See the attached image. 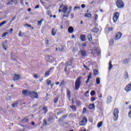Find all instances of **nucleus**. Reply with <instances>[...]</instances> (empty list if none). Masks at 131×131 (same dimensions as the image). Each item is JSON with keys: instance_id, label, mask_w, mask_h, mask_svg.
<instances>
[{"instance_id": "1", "label": "nucleus", "mask_w": 131, "mask_h": 131, "mask_svg": "<svg viewBox=\"0 0 131 131\" xmlns=\"http://www.w3.org/2000/svg\"><path fill=\"white\" fill-rule=\"evenodd\" d=\"M68 11V6L67 5L63 6L62 10L59 9V13H60V12H62V13H63L64 17H68V16H69V14H70V11Z\"/></svg>"}, {"instance_id": "2", "label": "nucleus", "mask_w": 131, "mask_h": 131, "mask_svg": "<svg viewBox=\"0 0 131 131\" xmlns=\"http://www.w3.org/2000/svg\"><path fill=\"white\" fill-rule=\"evenodd\" d=\"M81 77H79L75 81V85L76 90H78L79 89V86H80V83H81V81L80 79Z\"/></svg>"}, {"instance_id": "3", "label": "nucleus", "mask_w": 131, "mask_h": 131, "mask_svg": "<svg viewBox=\"0 0 131 131\" xmlns=\"http://www.w3.org/2000/svg\"><path fill=\"white\" fill-rule=\"evenodd\" d=\"M116 6L119 9H122V8H124V3L122 0H118L116 2Z\"/></svg>"}, {"instance_id": "4", "label": "nucleus", "mask_w": 131, "mask_h": 131, "mask_svg": "<svg viewBox=\"0 0 131 131\" xmlns=\"http://www.w3.org/2000/svg\"><path fill=\"white\" fill-rule=\"evenodd\" d=\"M119 113V111L118 108H115L114 111V121H117L118 119V114Z\"/></svg>"}, {"instance_id": "5", "label": "nucleus", "mask_w": 131, "mask_h": 131, "mask_svg": "<svg viewBox=\"0 0 131 131\" xmlns=\"http://www.w3.org/2000/svg\"><path fill=\"white\" fill-rule=\"evenodd\" d=\"M30 97L31 98L37 99V98H38V94H37V92L35 91H31L30 93Z\"/></svg>"}, {"instance_id": "6", "label": "nucleus", "mask_w": 131, "mask_h": 131, "mask_svg": "<svg viewBox=\"0 0 131 131\" xmlns=\"http://www.w3.org/2000/svg\"><path fill=\"white\" fill-rule=\"evenodd\" d=\"M119 18V13L116 12L114 14V17L113 18V20L114 23H116L117 21H118V19Z\"/></svg>"}, {"instance_id": "7", "label": "nucleus", "mask_w": 131, "mask_h": 131, "mask_svg": "<svg viewBox=\"0 0 131 131\" xmlns=\"http://www.w3.org/2000/svg\"><path fill=\"white\" fill-rule=\"evenodd\" d=\"M122 35V33H121V32H118L117 33L114 37V39L115 40H117L118 39H120V38H121V36Z\"/></svg>"}, {"instance_id": "8", "label": "nucleus", "mask_w": 131, "mask_h": 131, "mask_svg": "<svg viewBox=\"0 0 131 131\" xmlns=\"http://www.w3.org/2000/svg\"><path fill=\"white\" fill-rule=\"evenodd\" d=\"M2 46L3 49L7 51V49L9 48V45H8V40H5L3 43H2Z\"/></svg>"}, {"instance_id": "9", "label": "nucleus", "mask_w": 131, "mask_h": 131, "mask_svg": "<svg viewBox=\"0 0 131 131\" xmlns=\"http://www.w3.org/2000/svg\"><path fill=\"white\" fill-rule=\"evenodd\" d=\"M46 60L50 62V63H53V62L55 61V59L53 58L52 56H50V55H48L46 57Z\"/></svg>"}, {"instance_id": "10", "label": "nucleus", "mask_w": 131, "mask_h": 131, "mask_svg": "<svg viewBox=\"0 0 131 131\" xmlns=\"http://www.w3.org/2000/svg\"><path fill=\"white\" fill-rule=\"evenodd\" d=\"M86 122H88V120L86 119V118L84 117L79 123L80 125H85V124H86Z\"/></svg>"}, {"instance_id": "11", "label": "nucleus", "mask_w": 131, "mask_h": 131, "mask_svg": "<svg viewBox=\"0 0 131 131\" xmlns=\"http://www.w3.org/2000/svg\"><path fill=\"white\" fill-rule=\"evenodd\" d=\"M30 92L31 91L29 90H23V95H24V96H26V97H27V96L30 95Z\"/></svg>"}, {"instance_id": "12", "label": "nucleus", "mask_w": 131, "mask_h": 131, "mask_svg": "<svg viewBox=\"0 0 131 131\" xmlns=\"http://www.w3.org/2000/svg\"><path fill=\"white\" fill-rule=\"evenodd\" d=\"M20 77H21V76H20V75L15 74L14 76L13 77L14 81H16L17 80H19V79H20Z\"/></svg>"}, {"instance_id": "13", "label": "nucleus", "mask_w": 131, "mask_h": 131, "mask_svg": "<svg viewBox=\"0 0 131 131\" xmlns=\"http://www.w3.org/2000/svg\"><path fill=\"white\" fill-rule=\"evenodd\" d=\"M52 69H54V68H51L49 71L46 72L45 74V77H48V76L50 75V73H51V71H52Z\"/></svg>"}, {"instance_id": "14", "label": "nucleus", "mask_w": 131, "mask_h": 131, "mask_svg": "<svg viewBox=\"0 0 131 131\" xmlns=\"http://www.w3.org/2000/svg\"><path fill=\"white\" fill-rule=\"evenodd\" d=\"M131 90V84H128V85H127V86L125 87V91L126 92H129V91H130Z\"/></svg>"}, {"instance_id": "15", "label": "nucleus", "mask_w": 131, "mask_h": 131, "mask_svg": "<svg viewBox=\"0 0 131 131\" xmlns=\"http://www.w3.org/2000/svg\"><path fill=\"white\" fill-rule=\"evenodd\" d=\"M57 30L56 29L53 28L51 31L52 35L53 36H55L57 33Z\"/></svg>"}, {"instance_id": "16", "label": "nucleus", "mask_w": 131, "mask_h": 131, "mask_svg": "<svg viewBox=\"0 0 131 131\" xmlns=\"http://www.w3.org/2000/svg\"><path fill=\"white\" fill-rule=\"evenodd\" d=\"M19 104V101H17L12 104V108H16Z\"/></svg>"}, {"instance_id": "17", "label": "nucleus", "mask_w": 131, "mask_h": 131, "mask_svg": "<svg viewBox=\"0 0 131 131\" xmlns=\"http://www.w3.org/2000/svg\"><path fill=\"white\" fill-rule=\"evenodd\" d=\"M79 52L83 57L86 55V51L85 50H80Z\"/></svg>"}, {"instance_id": "18", "label": "nucleus", "mask_w": 131, "mask_h": 131, "mask_svg": "<svg viewBox=\"0 0 131 131\" xmlns=\"http://www.w3.org/2000/svg\"><path fill=\"white\" fill-rule=\"evenodd\" d=\"M73 31H74L73 27H69L68 32L69 33H73Z\"/></svg>"}, {"instance_id": "19", "label": "nucleus", "mask_w": 131, "mask_h": 131, "mask_svg": "<svg viewBox=\"0 0 131 131\" xmlns=\"http://www.w3.org/2000/svg\"><path fill=\"white\" fill-rule=\"evenodd\" d=\"M80 38L82 41H85V35H81Z\"/></svg>"}, {"instance_id": "20", "label": "nucleus", "mask_w": 131, "mask_h": 131, "mask_svg": "<svg viewBox=\"0 0 131 131\" xmlns=\"http://www.w3.org/2000/svg\"><path fill=\"white\" fill-rule=\"evenodd\" d=\"M84 16L86 18H90V19H92V14L91 13H85Z\"/></svg>"}, {"instance_id": "21", "label": "nucleus", "mask_w": 131, "mask_h": 131, "mask_svg": "<svg viewBox=\"0 0 131 131\" xmlns=\"http://www.w3.org/2000/svg\"><path fill=\"white\" fill-rule=\"evenodd\" d=\"M67 96L69 100H70V90H67Z\"/></svg>"}, {"instance_id": "22", "label": "nucleus", "mask_w": 131, "mask_h": 131, "mask_svg": "<svg viewBox=\"0 0 131 131\" xmlns=\"http://www.w3.org/2000/svg\"><path fill=\"white\" fill-rule=\"evenodd\" d=\"M91 78H92V73H90L88 76V80L86 81V83H88L90 81V79H91Z\"/></svg>"}, {"instance_id": "23", "label": "nucleus", "mask_w": 131, "mask_h": 131, "mask_svg": "<svg viewBox=\"0 0 131 131\" xmlns=\"http://www.w3.org/2000/svg\"><path fill=\"white\" fill-rule=\"evenodd\" d=\"M91 31H92L93 32H94L95 33H97V32H99V29L95 28L91 30Z\"/></svg>"}, {"instance_id": "24", "label": "nucleus", "mask_w": 131, "mask_h": 131, "mask_svg": "<svg viewBox=\"0 0 131 131\" xmlns=\"http://www.w3.org/2000/svg\"><path fill=\"white\" fill-rule=\"evenodd\" d=\"M89 109H95V104H90L89 106Z\"/></svg>"}, {"instance_id": "25", "label": "nucleus", "mask_w": 131, "mask_h": 131, "mask_svg": "<svg viewBox=\"0 0 131 131\" xmlns=\"http://www.w3.org/2000/svg\"><path fill=\"white\" fill-rule=\"evenodd\" d=\"M109 43L110 46H113V44L114 43V40L113 39H111L109 41Z\"/></svg>"}, {"instance_id": "26", "label": "nucleus", "mask_w": 131, "mask_h": 131, "mask_svg": "<svg viewBox=\"0 0 131 131\" xmlns=\"http://www.w3.org/2000/svg\"><path fill=\"white\" fill-rule=\"evenodd\" d=\"M98 15L97 14H95L94 16V18L95 21H97V20H98Z\"/></svg>"}, {"instance_id": "27", "label": "nucleus", "mask_w": 131, "mask_h": 131, "mask_svg": "<svg viewBox=\"0 0 131 131\" xmlns=\"http://www.w3.org/2000/svg\"><path fill=\"white\" fill-rule=\"evenodd\" d=\"M123 63H124V64H128V63H129V59H126L123 61Z\"/></svg>"}, {"instance_id": "28", "label": "nucleus", "mask_w": 131, "mask_h": 131, "mask_svg": "<svg viewBox=\"0 0 131 131\" xmlns=\"http://www.w3.org/2000/svg\"><path fill=\"white\" fill-rule=\"evenodd\" d=\"M47 83L48 85H50V84H51V85L52 86H53V85H54L53 84H52V81H51V80L47 81Z\"/></svg>"}, {"instance_id": "29", "label": "nucleus", "mask_w": 131, "mask_h": 131, "mask_svg": "<svg viewBox=\"0 0 131 131\" xmlns=\"http://www.w3.org/2000/svg\"><path fill=\"white\" fill-rule=\"evenodd\" d=\"M112 68H113V66L112 65L111 61H110L108 69L110 70L111 69H112Z\"/></svg>"}, {"instance_id": "30", "label": "nucleus", "mask_w": 131, "mask_h": 131, "mask_svg": "<svg viewBox=\"0 0 131 131\" xmlns=\"http://www.w3.org/2000/svg\"><path fill=\"white\" fill-rule=\"evenodd\" d=\"M96 83L97 84H100V83L101 82V80H100V78H97L96 79Z\"/></svg>"}, {"instance_id": "31", "label": "nucleus", "mask_w": 131, "mask_h": 131, "mask_svg": "<svg viewBox=\"0 0 131 131\" xmlns=\"http://www.w3.org/2000/svg\"><path fill=\"white\" fill-rule=\"evenodd\" d=\"M124 78H125V79H127V78H128V74H127V72L125 73Z\"/></svg>"}, {"instance_id": "32", "label": "nucleus", "mask_w": 131, "mask_h": 131, "mask_svg": "<svg viewBox=\"0 0 131 131\" xmlns=\"http://www.w3.org/2000/svg\"><path fill=\"white\" fill-rule=\"evenodd\" d=\"M44 20H43V19H42L41 20H40V21H37V23H38V26H40V25H41V24H42V21H43Z\"/></svg>"}, {"instance_id": "33", "label": "nucleus", "mask_w": 131, "mask_h": 131, "mask_svg": "<svg viewBox=\"0 0 131 131\" xmlns=\"http://www.w3.org/2000/svg\"><path fill=\"white\" fill-rule=\"evenodd\" d=\"M103 124V122L102 121L99 122L98 124H97V126L98 127H101V126H102V125Z\"/></svg>"}, {"instance_id": "34", "label": "nucleus", "mask_w": 131, "mask_h": 131, "mask_svg": "<svg viewBox=\"0 0 131 131\" xmlns=\"http://www.w3.org/2000/svg\"><path fill=\"white\" fill-rule=\"evenodd\" d=\"M42 110H43V111H44L45 113H46L48 112V108L46 106H45L42 108Z\"/></svg>"}, {"instance_id": "35", "label": "nucleus", "mask_w": 131, "mask_h": 131, "mask_svg": "<svg viewBox=\"0 0 131 131\" xmlns=\"http://www.w3.org/2000/svg\"><path fill=\"white\" fill-rule=\"evenodd\" d=\"M94 75H98L99 72H98V70H94Z\"/></svg>"}, {"instance_id": "36", "label": "nucleus", "mask_w": 131, "mask_h": 131, "mask_svg": "<svg viewBox=\"0 0 131 131\" xmlns=\"http://www.w3.org/2000/svg\"><path fill=\"white\" fill-rule=\"evenodd\" d=\"M70 107L72 108L73 111H76V107L74 105L71 106Z\"/></svg>"}, {"instance_id": "37", "label": "nucleus", "mask_w": 131, "mask_h": 131, "mask_svg": "<svg viewBox=\"0 0 131 131\" xmlns=\"http://www.w3.org/2000/svg\"><path fill=\"white\" fill-rule=\"evenodd\" d=\"M6 23H7V21H6V20L1 23L0 24V27H2V26H3V25H5L6 24Z\"/></svg>"}, {"instance_id": "38", "label": "nucleus", "mask_w": 131, "mask_h": 131, "mask_svg": "<svg viewBox=\"0 0 131 131\" xmlns=\"http://www.w3.org/2000/svg\"><path fill=\"white\" fill-rule=\"evenodd\" d=\"M88 39L90 40V41H92V35H88Z\"/></svg>"}, {"instance_id": "39", "label": "nucleus", "mask_w": 131, "mask_h": 131, "mask_svg": "<svg viewBox=\"0 0 131 131\" xmlns=\"http://www.w3.org/2000/svg\"><path fill=\"white\" fill-rule=\"evenodd\" d=\"M77 9H78L79 10H80V7H77V6H75L73 10L74 11H76V10H77Z\"/></svg>"}, {"instance_id": "40", "label": "nucleus", "mask_w": 131, "mask_h": 131, "mask_svg": "<svg viewBox=\"0 0 131 131\" xmlns=\"http://www.w3.org/2000/svg\"><path fill=\"white\" fill-rule=\"evenodd\" d=\"M8 34H9V33L8 32H5V33H4L3 34V35H2V37H5L6 35H8Z\"/></svg>"}, {"instance_id": "41", "label": "nucleus", "mask_w": 131, "mask_h": 131, "mask_svg": "<svg viewBox=\"0 0 131 131\" xmlns=\"http://www.w3.org/2000/svg\"><path fill=\"white\" fill-rule=\"evenodd\" d=\"M95 95H96V92H95V91H91V96H95Z\"/></svg>"}, {"instance_id": "42", "label": "nucleus", "mask_w": 131, "mask_h": 131, "mask_svg": "<svg viewBox=\"0 0 131 131\" xmlns=\"http://www.w3.org/2000/svg\"><path fill=\"white\" fill-rule=\"evenodd\" d=\"M24 34L23 33H22V32H19L18 33V36H19L20 37H22V36H23Z\"/></svg>"}, {"instance_id": "43", "label": "nucleus", "mask_w": 131, "mask_h": 131, "mask_svg": "<svg viewBox=\"0 0 131 131\" xmlns=\"http://www.w3.org/2000/svg\"><path fill=\"white\" fill-rule=\"evenodd\" d=\"M47 14L49 15V17H53V16L52 15V12L50 11L47 12Z\"/></svg>"}, {"instance_id": "44", "label": "nucleus", "mask_w": 131, "mask_h": 131, "mask_svg": "<svg viewBox=\"0 0 131 131\" xmlns=\"http://www.w3.org/2000/svg\"><path fill=\"white\" fill-rule=\"evenodd\" d=\"M89 91H86V92L85 93V97H89Z\"/></svg>"}, {"instance_id": "45", "label": "nucleus", "mask_w": 131, "mask_h": 131, "mask_svg": "<svg viewBox=\"0 0 131 131\" xmlns=\"http://www.w3.org/2000/svg\"><path fill=\"white\" fill-rule=\"evenodd\" d=\"M106 29H107L108 30V31H112L113 30V28H108Z\"/></svg>"}, {"instance_id": "46", "label": "nucleus", "mask_w": 131, "mask_h": 131, "mask_svg": "<svg viewBox=\"0 0 131 131\" xmlns=\"http://www.w3.org/2000/svg\"><path fill=\"white\" fill-rule=\"evenodd\" d=\"M12 59L13 61H17V59H16V57H14V56H13V55H12Z\"/></svg>"}, {"instance_id": "47", "label": "nucleus", "mask_w": 131, "mask_h": 131, "mask_svg": "<svg viewBox=\"0 0 131 131\" xmlns=\"http://www.w3.org/2000/svg\"><path fill=\"white\" fill-rule=\"evenodd\" d=\"M43 125H47V121L46 120H44L43 121Z\"/></svg>"}, {"instance_id": "48", "label": "nucleus", "mask_w": 131, "mask_h": 131, "mask_svg": "<svg viewBox=\"0 0 131 131\" xmlns=\"http://www.w3.org/2000/svg\"><path fill=\"white\" fill-rule=\"evenodd\" d=\"M64 83H65V82L64 81V80L61 81L60 82V86L63 85Z\"/></svg>"}, {"instance_id": "49", "label": "nucleus", "mask_w": 131, "mask_h": 131, "mask_svg": "<svg viewBox=\"0 0 131 131\" xmlns=\"http://www.w3.org/2000/svg\"><path fill=\"white\" fill-rule=\"evenodd\" d=\"M64 50V48L61 47L60 48H59V50L62 52Z\"/></svg>"}, {"instance_id": "50", "label": "nucleus", "mask_w": 131, "mask_h": 131, "mask_svg": "<svg viewBox=\"0 0 131 131\" xmlns=\"http://www.w3.org/2000/svg\"><path fill=\"white\" fill-rule=\"evenodd\" d=\"M82 47H86V42L83 43L82 44Z\"/></svg>"}, {"instance_id": "51", "label": "nucleus", "mask_w": 131, "mask_h": 131, "mask_svg": "<svg viewBox=\"0 0 131 131\" xmlns=\"http://www.w3.org/2000/svg\"><path fill=\"white\" fill-rule=\"evenodd\" d=\"M81 7L82 9H84V8H85V5L82 4Z\"/></svg>"}, {"instance_id": "52", "label": "nucleus", "mask_w": 131, "mask_h": 131, "mask_svg": "<svg viewBox=\"0 0 131 131\" xmlns=\"http://www.w3.org/2000/svg\"><path fill=\"white\" fill-rule=\"evenodd\" d=\"M25 27L27 26V27H31V25H28V24H25Z\"/></svg>"}, {"instance_id": "53", "label": "nucleus", "mask_w": 131, "mask_h": 131, "mask_svg": "<svg viewBox=\"0 0 131 131\" xmlns=\"http://www.w3.org/2000/svg\"><path fill=\"white\" fill-rule=\"evenodd\" d=\"M24 122H27L28 121V119L26 118L23 120Z\"/></svg>"}, {"instance_id": "54", "label": "nucleus", "mask_w": 131, "mask_h": 131, "mask_svg": "<svg viewBox=\"0 0 131 131\" xmlns=\"http://www.w3.org/2000/svg\"><path fill=\"white\" fill-rule=\"evenodd\" d=\"M85 112H86V108H84L83 109V113H85Z\"/></svg>"}, {"instance_id": "55", "label": "nucleus", "mask_w": 131, "mask_h": 131, "mask_svg": "<svg viewBox=\"0 0 131 131\" xmlns=\"http://www.w3.org/2000/svg\"><path fill=\"white\" fill-rule=\"evenodd\" d=\"M45 41H46V45H47V46L49 45V40L47 39V40H46Z\"/></svg>"}, {"instance_id": "56", "label": "nucleus", "mask_w": 131, "mask_h": 131, "mask_svg": "<svg viewBox=\"0 0 131 131\" xmlns=\"http://www.w3.org/2000/svg\"><path fill=\"white\" fill-rule=\"evenodd\" d=\"M31 124L33 125V126H34L35 125V123L34 122H32Z\"/></svg>"}, {"instance_id": "57", "label": "nucleus", "mask_w": 131, "mask_h": 131, "mask_svg": "<svg viewBox=\"0 0 131 131\" xmlns=\"http://www.w3.org/2000/svg\"><path fill=\"white\" fill-rule=\"evenodd\" d=\"M71 10H72V7H71V6H70L69 7V12H71Z\"/></svg>"}, {"instance_id": "58", "label": "nucleus", "mask_w": 131, "mask_h": 131, "mask_svg": "<svg viewBox=\"0 0 131 131\" xmlns=\"http://www.w3.org/2000/svg\"><path fill=\"white\" fill-rule=\"evenodd\" d=\"M57 102H58V98H55L54 103H57Z\"/></svg>"}, {"instance_id": "59", "label": "nucleus", "mask_w": 131, "mask_h": 131, "mask_svg": "<svg viewBox=\"0 0 131 131\" xmlns=\"http://www.w3.org/2000/svg\"><path fill=\"white\" fill-rule=\"evenodd\" d=\"M91 100H92V101H95L96 98H95V97H92Z\"/></svg>"}, {"instance_id": "60", "label": "nucleus", "mask_w": 131, "mask_h": 131, "mask_svg": "<svg viewBox=\"0 0 131 131\" xmlns=\"http://www.w3.org/2000/svg\"><path fill=\"white\" fill-rule=\"evenodd\" d=\"M34 77L35 78H37L38 77V76H37V75H34Z\"/></svg>"}, {"instance_id": "61", "label": "nucleus", "mask_w": 131, "mask_h": 131, "mask_svg": "<svg viewBox=\"0 0 131 131\" xmlns=\"http://www.w3.org/2000/svg\"><path fill=\"white\" fill-rule=\"evenodd\" d=\"M35 9H38V8H39V5H37L35 6Z\"/></svg>"}, {"instance_id": "62", "label": "nucleus", "mask_w": 131, "mask_h": 131, "mask_svg": "<svg viewBox=\"0 0 131 131\" xmlns=\"http://www.w3.org/2000/svg\"><path fill=\"white\" fill-rule=\"evenodd\" d=\"M55 84H56L57 85H58L60 84V82H57L55 83Z\"/></svg>"}, {"instance_id": "63", "label": "nucleus", "mask_w": 131, "mask_h": 131, "mask_svg": "<svg viewBox=\"0 0 131 131\" xmlns=\"http://www.w3.org/2000/svg\"><path fill=\"white\" fill-rule=\"evenodd\" d=\"M13 32V29H10V33H12Z\"/></svg>"}, {"instance_id": "64", "label": "nucleus", "mask_w": 131, "mask_h": 131, "mask_svg": "<svg viewBox=\"0 0 131 131\" xmlns=\"http://www.w3.org/2000/svg\"><path fill=\"white\" fill-rule=\"evenodd\" d=\"M71 36L72 38H74L75 37V36H74V35H72Z\"/></svg>"}]
</instances>
